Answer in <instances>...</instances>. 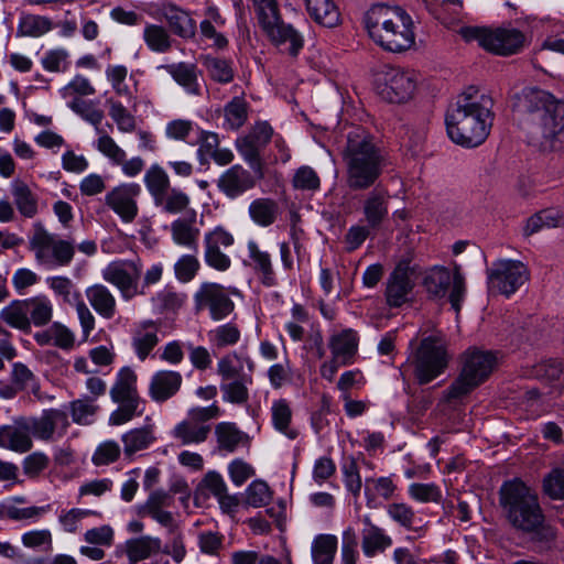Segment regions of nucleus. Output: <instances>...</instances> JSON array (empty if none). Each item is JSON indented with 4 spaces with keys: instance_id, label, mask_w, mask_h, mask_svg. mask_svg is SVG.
<instances>
[{
    "instance_id": "obj_21",
    "label": "nucleus",
    "mask_w": 564,
    "mask_h": 564,
    "mask_svg": "<svg viewBox=\"0 0 564 564\" xmlns=\"http://www.w3.org/2000/svg\"><path fill=\"white\" fill-rule=\"evenodd\" d=\"M141 194V186L138 183H123L105 196V204L117 214L123 223H132L138 214L137 198Z\"/></svg>"
},
{
    "instance_id": "obj_7",
    "label": "nucleus",
    "mask_w": 564,
    "mask_h": 564,
    "mask_svg": "<svg viewBox=\"0 0 564 564\" xmlns=\"http://www.w3.org/2000/svg\"><path fill=\"white\" fill-rule=\"evenodd\" d=\"M137 382L138 377L132 368L122 367L117 372L109 394L118 408L109 415L110 425H123L143 414L145 402L139 394Z\"/></svg>"
},
{
    "instance_id": "obj_14",
    "label": "nucleus",
    "mask_w": 564,
    "mask_h": 564,
    "mask_svg": "<svg viewBox=\"0 0 564 564\" xmlns=\"http://www.w3.org/2000/svg\"><path fill=\"white\" fill-rule=\"evenodd\" d=\"M417 82L419 74L414 69L388 67L383 72L382 83L378 85V93L391 104H403L414 96Z\"/></svg>"
},
{
    "instance_id": "obj_29",
    "label": "nucleus",
    "mask_w": 564,
    "mask_h": 564,
    "mask_svg": "<svg viewBox=\"0 0 564 564\" xmlns=\"http://www.w3.org/2000/svg\"><path fill=\"white\" fill-rule=\"evenodd\" d=\"M182 382L183 377L178 371L159 370L151 378L149 395L155 402H165L180 391Z\"/></svg>"
},
{
    "instance_id": "obj_63",
    "label": "nucleus",
    "mask_w": 564,
    "mask_h": 564,
    "mask_svg": "<svg viewBox=\"0 0 564 564\" xmlns=\"http://www.w3.org/2000/svg\"><path fill=\"white\" fill-rule=\"evenodd\" d=\"M292 186L297 191L316 192L321 188V178L313 167L303 165L295 170Z\"/></svg>"
},
{
    "instance_id": "obj_44",
    "label": "nucleus",
    "mask_w": 564,
    "mask_h": 564,
    "mask_svg": "<svg viewBox=\"0 0 564 564\" xmlns=\"http://www.w3.org/2000/svg\"><path fill=\"white\" fill-rule=\"evenodd\" d=\"M203 66L206 68L210 79L218 84H229L235 78V69L231 59L217 57L213 55H203L200 57Z\"/></svg>"
},
{
    "instance_id": "obj_43",
    "label": "nucleus",
    "mask_w": 564,
    "mask_h": 564,
    "mask_svg": "<svg viewBox=\"0 0 564 564\" xmlns=\"http://www.w3.org/2000/svg\"><path fill=\"white\" fill-rule=\"evenodd\" d=\"M250 106L243 96H236L224 106V127L237 131L248 120Z\"/></svg>"
},
{
    "instance_id": "obj_15",
    "label": "nucleus",
    "mask_w": 564,
    "mask_h": 564,
    "mask_svg": "<svg viewBox=\"0 0 564 564\" xmlns=\"http://www.w3.org/2000/svg\"><path fill=\"white\" fill-rule=\"evenodd\" d=\"M529 278L525 265L516 260H499L492 264L488 273V288L492 292L506 295L513 294Z\"/></svg>"
},
{
    "instance_id": "obj_55",
    "label": "nucleus",
    "mask_w": 564,
    "mask_h": 564,
    "mask_svg": "<svg viewBox=\"0 0 564 564\" xmlns=\"http://www.w3.org/2000/svg\"><path fill=\"white\" fill-rule=\"evenodd\" d=\"M278 204L271 198H257L249 205L250 218L261 227L271 226L278 216Z\"/></svg>"
},
{
    "instance_id": "obj_33",
    "label": "nucleus",
    "mask_w": 564,
    "mask_h": 564,
    "mask_svg": "<svg viewBox=\"0 0 564 564\" xmlns=\"http://www.w3.org/2000/svg\"><path fill=\"white\" fill-rule=\"evenodd\" d=\"M10 192L13 206L22 217L32 219L39 214V196L23 180H13L10 184Z\"/></svg>"
},
{
    "instance_id": "obj_30",
    "label": "nucleus",
    "mask_w": 564,
    "mask_h": 564,
    "mask_svg": "<svg viewBox=\"0 0 564 564\" xmlns=\"http://www.w3.org/2000/svg\"><path fill=\"white\" fill-rule=\"evenodd\" d=\"M361 550L365 556L375 557L384 553L391 545L392 539L386 531L372 523L369 517L362 519Z\"/></svg>"
},
{
    "instance_id": "obj_10",
    "label": "nucleus",
    "mask_w": 564,
    "mask_h": 564,
    "mask_svg": "<svg viewBox=\"0 0 564 564\" xmlns=\"http://www.w3.org/2000/svg\"><path fill=\"white\" fill-rule=\"evenodd\" d=\"M460 147L473 149L481 145L492 127L491 99L481 95L480 101L460 105Z\"/></svg>"
},
{
    "instance_id": "obj_54",
    "label": "nucleus",
    "mask_w": 564,
    "mask_h": 564,
    "mask_svg": "<svg viewBox=\"0 0 564 564\" xmlns=\"http://www.w3.org/2000/svg\"><path fill=\"white\" fill-rule=\"evenodd\" d=\"M337 552V538L333 534H318L312 542L314 564H333Z\"/></svg>"
},
{
    "instance_id": "obj_39",
    "label": "nucleus",
    "mask_w": 564,
    "mask_h": 564,
    "mask_svg": "<svg viewBox=\"0 0 564 564\" xmlns=\"http://www.w3.org/2000/svg\"><path fill=\"white\" fill-rule=\"evenodd\" d=\"M270 411L273 427L288 438L295 440L299 431L291 426L293 411L290 401L284 398L276 399L272 402Z\"/></svg>"
},
{
    "instance_id": "obj_59",
    "label": "nucleus",
    "mask_w": 564,
    "mask_h": 564,
    "mask_svg": "<svg viewBox=\"0 0 564 564\" xmlns=\"http://www.w3.org/2000/svg\"><path fill=\"white\" fill-rule=\"evenodd\" d=\"M272 500V491L263 480H253L246 489L245 503L253 508L269 505Z\"/></svg>"
},
{
    "instance_id": "obj_22",
    "label": "nucleus",
    "mask_w": 564,
    "mask_h": 564,
    "mask_svg": "<svg viewBox=\"0 0 564 564\" xmlns=\"http://www.w3.org/2000/svg\"><path fill=\"white\" fill-rule=\"evenodd\" d=\"M423 285L427 293L434 297H444L451 286L449 303L452 308L458 315V268L455 267L453 273L445 267H433L423 279Z\"/></svg>"
},
{
    "instance_id": "obj_1",
    "label": "nucleus",
    "mask_w": 564,
    "mask_h": 564,
    "mask_svg": "<svg viewBox=\"0 0 564 564\" xmlns=\"http://www.w3.org/2000/svg\"><path fill=\"white\" fill-rule=\"evenodd\" d=\"M517 108L531 142L542 152L564 151V100L536 87L524 88Z\"/></svg>"
},
{
    "instance_id": "obj_12",
    "label": "nucleus",
    "mask_w": 564,
    "mask_h": 564,
    "mask_svg": "<svg viewBox=\"0 0 564 564\" xmlns=\"http://www.w3.org/2000/svg\"><path fill=\"white\" fill-rule=\"evenodd\" d=\"M238 295L236 288H226L217 282H203L193 295V310L195 314L208 312L213 321H223L235 311V303L230 295Z\"/></svg>"
},
{
    "instance_id": "obj_5",
    "label": "nucleus",
    "mask_w": 564,
    "mask_h": 564,
    "mask_svg": "<svg viewBox=\"0 0 564 564\" xmlns=\"http://www.w3.org/2000/svg\"><path fill=\"white\" fill-rule=\"evenodd\" d=\"M500 503L513 527L527 531H538L544 516L536 496L519 479L506 481L500 488Z\"/></svg>"
},
{
    "instance_id": "obj_62",
    "label": "nucleus",
    "mask_w": 564,
    "mask_h": 564,
    "mask_svg": "<svg viewBox=\"0 0 564 564\" xmlns=\"http://www.w3.org/2000/svg\"><path fill=\"white\" fill-rule=\"evenodd\" d=\"M387 513L405 530H413L419 521L413 508L404 502H393L389 505Z\"/></svg>"
},
{
    "instance_id": "obj_50",
    "label": "nucleus",
    "mask_w": 564,
    "mask_h": 564,
    "mask_svg": "<svg viewBox=\"0 0 564 564\" xmlns=\"http://www.w3.org/2000/svg\"><path fill=\"white\" fill-rule=\"evenodd\" d=\"M535 61L549 67L545 72H555L557 65L564 63V40L555 37L547 39L536 53Z\"/></svg>"
},
{
    "instance_id": "obj_53",
    "label": "nucleus",
    "mask_w": 564,
    "mask_h": 564,
    "mask_svg": "<svg viewBox=\"0 0 564 564\" xmlns=\"http://www.w3.org/2000/svg\"><path fill=\"white\" fill-rule=\"evenodd\" d=\"M143 183L153 200L172 187L169 174L158 163L151 164L145 170Z\"/></svg>"
},
{
    "instance_id": "obj_24",
    "label": "nucleus",
    "mask_w": 564,
    "mask_h": 564,
    "mask_svg": "<svg viewBox=\"0 0 564 564\" xmlns=\"http://www.w3.org/2000/svg\"><path fill=\"white\" fill-rule=\"evenodd\" d=\"M256 184L257 177L240 164L227 169L216 182L219 192L230 199H235L252 189Z\"/></svg>"
},
{
    "instance_id": "obj_42",
    "label": "nucleus",
    "mask_w": 564,
    "mask_h": 564,
    "mask_svg": "<svg viewBox=\"0 0 564 564\" xmlns=\"http://www.w3.org/2000/svg\"><path fill=\"white\" fill-rule=\"evenodd\" d=\"M564 225V215L555 208L540 210L528 218L523 228L525 236L534 235L542 229L556 228Z\"/></svg>"
},
{
    "instance_id": "obj_57",
    "label": "nucleus",
    "mask_w": 564,
    "mask_h": 564,
    "mask_svg": "<svg viewBox=\"0 0 564 564\" xmlns=\"http://www.w3.org/2000/svg\"><path fill=\"white\" fill-rule=\"evenodd\" d=\"M69 107L74 112H76L78 116H80L84 120L91 123L95 127L96 132L99 134V137L101 134H107L99 127L105 117V113L93 101L76 98L70 102Z\"/></svg>"
},
{
    "instance_id": "obj_16",
    "label": "nucleus",
    "mask_w": 564,
    "mask_h": 564,
    "mask_svg": "<svg viewBox=\"0 0 564 564\" xmlns=\"http://www.w3.org/2000/svg\"><path fill=\"white\" fill-rule=\"evenodd\" d=\"M497 357L491 351L474 349L465 354L460 370V395L482 383L492 372Z\"/></svg>"
},
{
    "instance_id": "obj_3",
    "label": "nucleus",
    "mask_w": 564,
    "mask_h": 564,
    "mask_svg": "<svg viewBox=\"0 0 564 564\" xmlns=\"http://www.w3.org/2000/svg\"><path fill=\"white\" fill-rule=\"evenodd\" d=\"M364 24L369 37L383 51L402 53L415 44L414 22L399 6L373 3L365 13Z\"/></svg>"
},
{
    "instance_id": "obj_56",
    "label": "nucleus",
    "mask_w": 564,
    "mask_h": 564,
    "mask_svg": "<svg viewBox=\"0 0 564 564\" xmlns=\"http://www.w3.org/2000/svg\"><path fill=\"white\" fill-rule=\"evenodd\" d=\"M10 380L21 392L26 391L40 398V382L33 371L22 362H14L10 373Z\"/></svg>"
},
{
    "instance_id": "obj_25",
    "label": "nucleus",
    "mask_w": 564,
    "mask_h": 564,
    "mask_svg": "<svg viewBox=\"0 0 564 564\" xmlns=\"http://www.w3.org/2000/svg\"><path fill=\"white\" fill-rule=\"evenodd\" d=\"M161 319H142L131 332V347L140 361L147 360L160 343Z\"/></svg>"
},
{
    "instance_id": "obj_4",
    "label": "nucleus",
    "mask_w": 564,
    "mask_h": 564,
    "mask_svg": "<svg viewBox=\"0 0 564 564\" xmlns=\"http://www.w3.org/2000/svg\"><path fill=\"white\" fill-rule=\"evenodd\" d=\"M406 360L400 367L403 380L413 379L424 386L440 377L448 366L446 341L440 335H430L420 341H410Z\"/></svg>"
},
{
    "instance_id": "obj_40",
    "label": "nucleus",
    "mask_w": 564,
    "mask_h": 564,
    "mask_svg": "<svg viewBox=\"0 0 564 564\" xmlns=\"http://www.w3.org/2000/svg\"><path fill=\"white\" fill-rule=\"evenodd\" d=\"M186 301L187 294L175 290L173 286H165L151 297L153 308L159 314H176Z\"/></svg>"
},
{
    "instance_id": "obj_8",
    "label": "nucleus",
    "mask_w": 564,
    "mask_h": 564,
    "mask_svg": "<svg viewBox=\"0 0 564 564\" xmlns=\"http://www.w3.org/2000/svg\"><path fill=\"white\" fill-rule=\"evenodd\" d=\"M53 303L44 294L13 300L0 311V318L10 327L25 334L31 332L32 325L44 327L53 318Z\"/></svg>"
},
{
    "instance_id": "obj_28",
    "label": "nucleus",
    "mask_w": 564,
    "mask_h": 564,
    "mask_svg": "<svg viewBox=\"0 0 564 564\" xmlns=\"http://www.w3.org/2000/svg\"><path fill=\"white\" fill-rule=\"evenodd\" d=\"M172 241L185 249L197 252L199 246L200 229L197 226L195 209L185 217L174 219L170 225Z\"/></svg>"
},
{
    "instance_id": "obj_34",
    "label": "nucleus",
    "mask_w": 564,
    "mask_h": 564,
    "mask_svg": "<svg viewBox=\"0 0 564 564\" xmlns=\"http://www.w3.org/2000/svg\"><path fill=\"white\" fill-rule=\"evenodd\" d=\"M389 194L387 191H371L364 200L362 212L369 227L378 228L388 216Z\"/></svg>"
},
{
    "instance_id": "obj_64",
    "label": "nucleus",
    "mask_w": 564,
    "mask_h": 564,
    "mask_svg": "<svg viewBox=\"0 0 564 564\" xmlns=\"http://www.w3.org/2000/svg\"><path fill=\"white\" fill-rule=\"evenodd\" d=\"M543 490L554 500L564 499V467H555L544 477Z\"/></svg>"
},
{
    "instance_id": "obj_48",
    "label": "nucleus",
    "mask_w": 564,
    "mask_h": 564,
    "mask_svg": "<svg viewBox=\"0 0 564 564\" xmlns=\"http://www.w3.org/2000/svg\"><path fill=\"white\" fill-rule=\"evenodd\" d=\"M251 376H241L240 378L231 379L229 382H221L220 391L223 392V400L225 402L243 405L249 401V384H252Z\"/></svg>"
},
{
    "instance_id": "obj_27",
    "label": "nucleus",
    "mask_w": 564,
    "mask_h": 564,
    "mask_svg": "<svg viewBox=\"0 0 564 564\" xmlns=\"http://www.w3.org/2000/svg\"><path fill=\"white\" fill-rule=\"evenodd\" d=\"M248 250V265L265 288H273L278 285V276L273 265L272 257L263 250L254 240H249L247 243Z\"/></svg>"
},
{
    "instance_id": "obj_47",
    "label": "nucleus",
    "mask_w": 564,
    "mask_h": 564,
    "mask_svg": "<svg viewBox=\"0 0 564 564\" xmlns=\"http://www.w3.org/2000/svg\"><path fill=\"white\" fill-rule=\"evenodd\" d=\"M217 447L221 452L234 453L246 437L235 423L220 422L215 426Z\"/></svg>"
},
{
    "instance_id": "obj_17",
    "label": "nucleus",
    "mask_w": 564,
    "mask_h": 564,
    "mask_svg": "<svg viewBox=\"0 0 564 564\" xmlns=\"http://www.w3.org/2000/svg\"><path fill=\"white\" fill-rule=\"evenodd\" d=\"M141 269L140 262L115 261L102 270V278L117 286L124 300H131L137 295L145 294V291L139 289Z\"/></svg>"
},
{
    "instance_id": "obj_11",
    "label": "nucleus",
    "mask_w": 564,
    "mask_h": 564,
    "mask_svg": "<svg viewBox=\"0 0 564 564\" xmlns=\"http://www.w3.org/2000/svg\"><path fill=\"white\" fill-rule=\"evenodd\" d=\"M460 37L466 42L476 41L486 51L501 56L519 53L525 42V36L521 31L506 28L490 30L480 26H464L460 28Z\"/></svg>"
},
{
    "instance_id": "obj_13",
    "label": "nucleus",
    "mask_w": 564,
    "mask_h": 564,
    "mask_svg": "<svg viewBox=\"0 0 564 564\" xmlns=\"http://www.w3.org/2000/svg\"><path fill=\"white\" fill-rule=\"evenodd\" d=\"M274 130L268 121H256L248 133L236 139L235 145L243 161L250 166L258 178L263 177L261 152L270 143Z\"/></svg>"
},
{
    "instance_id": "obj_36",
    "label": "nucleus",
    "mask_w": 564,
    "mask_h": 564,
    "mask_svg": "<svg viewBox=\"0 0 564 564\" xmlns=\"http://www.w3.org/2000/svg\"><path fill=\"white\" fill-rule=\"evenodd\" d=\"M155 207L167 215L191 213V198L178 187H171L153 200Z\"/></svg>"
},
{
    "instance_id": "obj_41",
    "label": "nucleus",
    "mask_w": 564,
    "mask_h": 564,
    "mask_svg": "<svg viewBox=\"0 0 564 564\" xmlns=\"http://www.w3.org/2000/svg\"><path fill=\"white\" fill-rule=\"evenodd\" d=\"M86 296L93 308L104 318L110 319L116 314V299L102 284L86 289Z\"/></svg>"
},
{
    "instance_id": "obj_61",
    "label": "nucleus",
    "mask_w": 564,
    "mask_h": 564,
    "mask_svg": "<svg viewBox=\"0 0 564 564\" xmlns=\"http://www.w3.org/2000/svg\"><path fill=\"white\" fill-rule=\"evenodd\" d=\"M200 269V263L195 254H182L174 263V274L181 283H188L195 279Z\"/></svg>"
},
{
    "instance_id": "obj_31",
    "label": "nucleus",
    "mask_w": 564,
    "mask_h": 564,
    "mask_svg": "<svg viewBox=\"0 0 564 564\" xmlns=\"http://www.w3.org/2000/svg\"><path fill=\"white\" fill-rule=\"evenodd\" d=\"M359 337L356 330L348 328L333 334L328 340L332 357L341 365H351L358 351Z\"/></svg>"
},
{
    "instance_id": "obj_18",
    "label": "nucleus",
    "mask_w": 564,
    "mask_h": 564,
    "mask_svg": "<svg viewBox=\"0 0 564 564\" xmlns=\"http://www.w3.org/2000/svg\"><path fill=\"white\" fill-rule=\"evenodd\" d=\"M32 437L53 442L63 437L69 427L68 415L61 409H46L40 416H25Z\"/></svg>"
},
{
    "instance_id": "obj_37",
    "label": "nucleus",
    "mask_w": 564,
    "mask_h": 564,
    "mask_svg": "<svg viewBox=\"0 0 564 564\" xmlns=\"http://www.w3.org/2000/svg\"><path fill=\"white\" fill-rule=\"evenodd\" d=\"M124 552L130 564H135L153 554L161 552V539L151 535H141L139 538L129 539L124 543Z\"/></svg>"
},
{
    "instance_id": "obj_60",
    "label": "nucleus",
    "mask_w": 564,
    "mask_h": 564,
    "mask_svg": "<svg viewBox=\"0 0 564 564\" xmlns=\"http://www.w3.org/2000/svg\"><path fill=\"white\" fill-rule=\"evenodd\" d=\"M46 282L54 294L61 296L64 303L73 304L82 297L79 291L75 289L73 281L67 276H52Z\"/></svg>"
},
{
    "instance_id": "obj_26",
    "label": "nucleus",
    "mask_w": 564,
    "mask_h": 564,
    "mask_svg": "<svg viewBox=\"0 0 564 564\" xmlns=\"http://www.w3.org/2000/svg\"><path fill=\"white\" fill-rule=\"evenodd\" d=\"M0 447L21 454L32 449L33 440L25 416H18L11 424L0 426Z\"/></svg>"
},
{
    "instance_id": "obj_49",
    "label": "nucleus",
    "mask_w": 564,
    "mask_h": 564,
    "mask_svg": "<svg viewBox=\"0 0 564 564\" xmlns=\"http://www.w3.org/2000/svg\"><path fill=\"white\" fill-rule=\"evenodd\" d=\"M208 340L215 349H224L237 345L241 339V330L234 322L216 326L207 333Z\"/></svg>"
},
{
    "instance_id": "obj_23",
    "label": "nucleus",
    "mask_w": 564,
    "mask_h": 564,
    "mask_svg": "<svg viewBox=\"0 0 564 564\" xmlns=\"http://www.w3.org/2000/svg\"><path fill=\"white\" fill-rule=\"evenodd\" d=\"M96 149L106 156L112 165L120 166L123 175L128 177H135L144 170V160L141 156L127 159L126 151L120 148L109 134L98 137Z\"/></svg>"
},
{
    "instance_id": "obj_46",
    "label": "nucleus",
    "mask_w": 564,
    "mask_h": 564,
    "mask_svg": "<svg viewBox=\"0 0 564 564\" xmlns=\"http://www.w3.org/2000/svg\"><path fill=\"white\" fill-rule=\"evenodd\" d=\"M306 9L319 25L335 28L341 21V11L336 2H306Z\"/></svg>"
},
{
    "instance_id": "obj_38",
    "label": "nucleus",
    "mask_w": 564,
    "mask_h": 564,
    "mask_svg": "<svg viewBox=\"0 0 564 564\" xmlns=\"http://www.w3.org/2000/svg\"><path fill=\"white\" fill-rule=\"evenodd\" d=\"M397 490L391 477L367 478L365 481L366 503L369 508H378L382 500H390Z\"/></svg>"
},
{
    "instance_id": "obj_51",
    "label": "nucleus",
    "mask_w": 564,
    "mask_h": 564,
    "mask_svg": "<svg viewBox=\"0 0 564 564\" xmlns=\"http://www.w3.org/2000/svg\"><path fill=\"white\" fill-rule=\"evenodd\" d=\"M164 68L172 78L191 94H198L197 66L192 63H177L165 65Z\"/></svg>"
},
{
    "instance_id": "obj_45",
    "label": "nucleus",
    "mask_w": 564,
    "mask_h": 564,
    "mask_svg": "<svg viewBox=\"0 0 564 564\" xmlns=\"http://www.w3.org/2000/svg\"><path fill=\"white\" fill-rule=\"evenodd\" d=\"M210 426L206 424H197V422L186 419L173 429V436L181 441L183 445L199 444L207 440Z\"/></svg>"
},
{
    "instance_id": "obj_32",
    "label": "nucleus",
    "mask_w": 564,
    "mask_h": 564,
    "mask_svg": "<svg viewBox=\"0 0 564 564\" xmlns=\"http://www.w3.org/2000/svg\"><path fill=\"white\" fill-rule=\"evenodd\" d=\"M162 14L175 35L182 39H192L195 35L196 22L188 11L169 2L162 7Z\"/></svg>"
},
{
    "instance_id": "obj_35",
    "label": "nucleus",
    "mask_w": 564,
    "mask_h": 564,
    "mask_svg": "<svg viewBox=\"0 0 564 564\" xmlns=\"http://www.w3.org/2000/svg\"><path fill=\"white\" fill-rule=\"evenodd\" d=\"M156 441L154 424H145L134 427L122 434L123 453L127 457L135 453L148 449Z\"/></svg>"
},
{
    "instance_id": "obj_58",
    "label": "nucleus",
    "mask_w": 564,
    "mask_h": 564,
    "mask_svg": "<svg viewBox=\"0 0 564 564\" xmlns=\"http://www.w3.org/2000/svg\"><path fill=\"white\" fill-rule=\"evenodd\" d=\"M143 39L148 47L158 53H165L172 46V40L167 31L156 24H148L143 31Z\"/></svg>"
},
{
    "instance_id": "obj_2",
    "label": "nucleus",
    "mask_w": 564,
    "mask_h": 564,
    "mask_svg": "<svg viewBox=\"0 0 564 564\" xmlns=\"http://www.w3.org/2000/svg\"><path fill=\"white\" fill-rule=\"evenodd\" d=\"M341 158L346 185L354 192L371 188L387 166L383 149L364 127H352L347 132Z\"/></svg>"
},
{
    "instance_id": "obj_20",
    "label": "nucleus",
    "mask_w": 564,
    "mask_h": 564,
    "mask_svg": "<svg viewBox=\"0 0 564 564\" xmlns=\"http://www.w3.org/2000/svg\"><path fill=\"white\" fill-rule=\"evenodd\" d=\"M412 275L413 269L406 262L397 264L389 274L384 289V299L389 307H401L411 300L415 286Z\"/></svg>"
},
{
    "instance_id": "obj_9",
    "label": "nucleus",
    "mask_w": 564,
    "mask_h": 564,
    "mask_svg": "<svg viewBox=\"0 0 564 564\" xmlns=\"http://www.w3.org/2000/svg\"><path fill=\"white\" fill-rule=\"evenodd\" d=\"M258 23L268 40L276 47L289 43L288 53L296 57L304 46V39L293 25L281 17L278 2H254Z\"/></svg>"
},
{
    "instance_id": "obj_6",
    "label": "nucleus",
    "mask_w": 564,
    "mask_h": 564,
    "mask_svg": "<svg viewBox=\"0 0 564 564\" xmlns=\"http://www.w3.org/2000/svg\"><path fill=\"white\" fill-rule=\"evenodd\" d=\"M29 250L33 252L40 267L56 269L68 267L73 262L76 243L74 239H64L57 234L50 232L41 223H36L29 238Z\"/></svg>"
},
{
    "instance_id": "obj_52",
    "label": "nucleus",
    "mask_w": 564,
    "mask_h": 564,
    "mask_svg": "<svg viewBox=\"0 0 564 564\" xmlns=\"http://www.w3.org/2000/svg\"><path fill=\"white\" fill-rule=\"evenodd\" d=\"M52 21L42 15L21 12L17 29L18 36L39 37L52 30Z\"/></svg>"
},
{
    "instance_id": "obj_19",
    "label": "nucleus",
    "mask_w": 564,
    "mask_h": 564,
    "mask_svg": "<svg viewBox=\"0 0 564 564\" xmlns=\"http://www.w3.org/2000/svg\"><path fill=\"white\" fill-rule=\"evenodd\" d=\"M234 242V236L223 226L206 231L203 240L205 263L216 271H227L231 267V259L220 250V247L228 248Z\"/></svg>"
}]
</instances>
